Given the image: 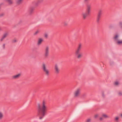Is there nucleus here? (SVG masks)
Returning a JSON list of instances; mask_svg holds the SVG:
<instances>
[{"mask_svg": "<svg viewBox=\"0 0 122 122\" xmlns=\"http://www.w3.org/2000/svg\"><path fill=\"white\" fill-rule=\"evenodd\" d=\"M37 114L40 119H42L47 114L48 107L46 102L43 100L40 103L37 104Z\"/></svg>", "mask_w": 122, "mask_h": 122, "instance_id": "obj_1", "label": "nucleus"}, {"mask_svg": "<svg viewBox=\"0 0 122 122\" xmlns=\"http://www.w3.org/2000/svg\"><path fill=\"white\" fill-rule=\"evenodd\" d=\"M83 48V45L81 43H79L75 50V54L76 58L78 59H80L83 57V54L81 51Z\"/></svg>", "mask_w": 122, "mask_h": 122, "instance_id": "obj_2", "label": "nucleus"}, {"mask_svg": "<svg viewBox=\"0 0 122 122\" xmlns=\"http://www.w3.org/2000/svg\"><path fill=\"white\" fill-rule=\"evenodd\" d=\"M87 9L86 11L82 13V17L83 20H86L87 17L88 16L90 13V9L91 7V5L90 4H87Z\"/></svg>", "mask_w": 122, "mask_h": 122, "instance_id": "obj_3", "label": "nucleus"}, {"mask_svg": "<svg viewBox=\"0 0 122 122\" xmlns=\"http://www.w3.org/2000/svg\"><path fill=\"white\" fill-rule=\"evenodd\" d=\"M42 68L43 71L46 76H48L50 74V71L47 67L45 63H43L42 65Z\"/></svg>", "mask_w": 122, "mask_h": 122, "instance_id": "obj_4", "label": "nucleus"}, {"mask_svg": "<svg viewBox=\"0 0 122 122\" xmlns=\"http://www.w3.org/2000/svg\"><path fill=\"white\" fill-rule=\"evenodd\" d=\"M50 48L48 46H46L44 49V57L45 58H48L49 55Z\"/></svg>", "mask_w": 122, "mask_h": 122, "instance_id": "obj_5", "label": "nucleus"}, {"mask_svg": "<svg viewBox=\"0 0 122 122\" xmlns=\"http://www.w3.org/2000/svg\"><path fill=\"white\" fill-rule=\"evenodd\" d=\"M102 12V11L101 10H99L98 12L96 19V21L97 23H99L100 22Z\"/></svg>", "mask_w": 122, "mask_h": 122, "instance_id": "obj_6", "label": "nucleus"}, {"mask_svg": "<svg viewBox=\"0 0 122 122\" xmlns=\"http://www.w3.org/2000/svg\"><path fill=\"white\" fill-rule=\"evenodd\" d=\"M54 70L55 73L56 74L59 73L60 71V70L59 66L57 64L55 65L54 66Z\"/></svg>", "mask_w": 122, "mask_h": 122, "instance_id": "obj_7", "label": "nucleus"}, {"mask_svg": "<svg viewBox=\"0 0 122 122\" xmlns=\"http://www.w3.org/2000/svg\"><path fill=\"white\" fill-rule=\"evenodd\" d=\"M21 74L20 73L13 76L12 77V78L13 79H16L19 78Z\"/></svg>", "mask_w": 122, "mask_h": 122, "instance_id": "obj_8", "label": "nucleus"}, {"mask_svg": "<svg viewBox=\"0 0 122 122\" xmlns=\"http://www.w3.org/2000/svg\"><path fill=\"white\" fill-rule=\"evenodd\" d=\"M80 90L79 89H77L75 92L74 93V96L75 97H78L80 93Z\"/></svg>", "mask_w": 122, "mask_h": 122, "instance_id": "obj_9", "label": "nucleus"}, {"mask_svg": "<svg viewBox=\"0 0 122 122\" xmlns=\"http://www.w3.org/2000/svg\"><path fill=\"white\" fill-rule=\"evenodd\" d=\"M34 8L33 7H31L29 8L28 9V12L30 14H31L33 12Z\"/></svg>", "mask_w": 122, "mask_h": 122, "instance_id": "obj_10", "label": "nucleus"}, {"mask_svg": "<svg viewBox=\"0 0 122 122\" xmlns=\"http://www.w3.org/2000/svg\"><path fill=\"white\" fill-rule=\"evenodd\" d=\"M119 36L118 34H116L113 37L115 41H118V38Z\"/></svg>", "mask_w": 122, "mask_h": 122, "instance_id": "obj_11", "label": "nucleus"}, {"mask_svg": "<svg viewBox=\"0 0 122 122\" xmlns=\"http://www.w3.org/2000/svg\"><path fill=\"white\" fill-rule=\"evenodd\" d=\"M43 40L41 39H39L38 41L37 44L38 45H40L42 41H43Z\"/></svg>", "mask_w": 122, "mask_h": 122, "instance_id": "obj_12", "label": "nucleus"}, {"mask_svg": "<svg viewBox=\"0 0 122 122\" xmlns=\"http://www.w3.org/2000/svg\"><path fill=\"white\" fill-rule=\"evenodd\" d=\"M6 1L9 4H11L13 3L12 0H6Z\"/></svg>", "mask_w": 122, "mask_h": 122, "instance_id": "obj_13", "label": "nucleus"}, {"mask_svg": "<svg viewBox=\"0 0 122 122\" xmlns=\"http://www.w3.org/2000/svg\"><path fill=\"white\" fill-rule=\"evenodd\" d=\"M3 113L0 112V120H1L3 117Z\"/></svg>", "mask_w": 122, "mask_h": 122, "instance_id": "obj_14", "label": "nucleus"}, {"mask_svg": "<svg viewBox=\"0 0 122 122\" xmlns=\"http://www.w3.org/2000/svg\"><path fill=\"white\" fill-rule=\"evenodd\" d=\"M22 0H17L16 2L17 4H20L22 1Z\"/></svg>", "mask_w": 122, "mask_h": 122, "instance_id": "obj_15", "label": "nucleus"}, {"mask_svg": "<svg viewBox=\"0 0 122 122\" xmlns=\"http://www.w3.org/2000/svg\"><path fill=\"white\" fill-rule=\"evenodd\" d=\"M117 43L119 45L122 44V41H117Z\"/></svg>", "mask_w": 122, "mask_h": 122, "instance_id": "obj_16", "label": "nucleus"}, {"mask_svg": "<svg viewBox=\"0 0 122 122\" xmlns=\"http://www.w3.org/2000/svg\"><path fill=\"white\" fill-rule=\"evenodd\" d=\"M102 116L105 118H107L109 117H108L107 115L105 114H103L102 115Z\"/></svg>", "mask_w": 122, "mask_h": 122, "instance_id": "obj_17", "label": "nucleus"}, {"mask_svg": "<svg viewBox=\"0 0 122 122\" xmlns=\"http://www.w3.org/2000/svg\"><path fill=\"white\" fill-rule=\"evenodd\" d=\"M118 94L119 96H122V92L121 91L119 92L118 93Z\"/></svg>", "mask_w": 122, "mask_h": 122, "instance_id": "obj_18", "label": "nucleus"}, {"mask_svg": "<svg viewBox=\"0 0 122 122\" xmlns=\"http://www.w3.org/2000/svg\"><path fill=\"white\" fill-rule=\"evenodd\" d=\"M7 35L8 34L7 33H5L4 35L3 36V37L4 38H5L7 36Z\"/></svg>", "mask_w": 122, "mask_h": 122, "instance_id": "obj_19", "label": "nucleus"}, {"mask_svg": "<svg viewBox=\"0 0 122 122\" xmlns=\"http://www.w3.org/2000/svg\"><path fill=\"white\" fill-rule=\"evenodd\" d=\"M63 24L64 26H66L68 25V23L67 22H65L63 23Z\"/></svg>", "mask_w": 122, "mask_h": 122, "instance_id": "obj_20", "label": "nucleus"}, {"mask_svg": "<svg viewBox=\"0 0 122 122\" xmlns=\"http://www.w3.org/2000/svg\"><path fill=\"white\" fill-rule=\"evenodd\" d=\"M91 119L90 118H89L86 120L85 122H91Z\"/></svg>", "mask_w": 122, "mask_h": 122, "instance_id": "obj_21", "label": "nucleus"}, {"mask_svg": "<svg viewBox=\"0 0 122 122\" xmlns=\"http://www.w3.org/2000/svg\"><path fill=\"white\" fill-rule=\"evenodd\" d=\"M39 32V31L38 30H37L36 31L35 33L34 34V35H36Z\"/></svg>", "mask_w": 122, "mask_h": 122, "instance_id": "obj_22", "label": "nucleus"}, {"mask_svg": "<svg viewBox=\"0 0 122 122\" xmlns=\"http://www.w3.org/2000/svg\"><path fill=\"white\" fill-rule=\"evenodd\" d=\"M45 37L46 38H47L48 36V35L47 34L45 33L44 35Z\"/></svg>", "mask_w": 122, "mask_h": 122, "instance_id": "obj_23", "label": "nucleus"}, {"mask_svg": "<svg viewBox=\"0 0 122 122\" xmlns=\"http://www.w3.org/2000/svg\"><path fill=\"white\" fill-rule=\"evenodd\" d=\"M119 24L121 26V27L122 28V22H119Z\"/></svg>", "mask_w": 122, "mask_h": 122, "instance_id": "obj_24", "label": "nucleus"}, {"mask_svg": "<svg viewBox=\"0 0 122 122\" xmlns=\"http://www.w3.org/2000/svg\"><path fill=\"white\" fill-rule=\"evenodd\" d=\"M119 84L118 82L117 81L115 83V84L116 85H118Z\"/></svg>", "mask_w": 122, "mask_h": 122, "instance_id": "obj_25", "label": "nucleus"}, {"mask_svg": "<svg viewBox=\"0 0 122 122\" xmlns=\"http://www.w3.org/2000/svg\"><path fill=\"white\" fill-rule=\"evenodd\" d=\"M4 13H2L0 14V17H2L4 15Z\"/></svg>", "mask_w": 122, "mask_h": 122, "instance_id": "obj_26", "label": "nucleus"}, {"mask_svg": "<svg viewBox=\"0 0 122 122\" xmlns=\"http://www.w3.org/2000/svg\"><path fill=\"white\" fill-rule=\"evenodd\" d=\"M98 116V114H96L95 116L94 117L95 118H97Z\"/></svg>", "mask_w": 122, "mask_h": 122, "instance_id": "obj_27", "label": "nucleus"}, {"mask_svg": "<svg viewBox=\"0 0 122 122\" xmlns=\"http://www.w3.org/2000/svg\"><path fill=\"white\" fill-rule=\"evenodd\" d=\"M118 117H117L115 118V120L116 121H117L118 120Z\"/></svg>", "mask_w": 122, "mask_h": 122, "instance_id": "obj_28", "label": "nucleus"}, {"mask_svg": "<svg viewBox=\"0 0 122 122\" xmlns=\"http://www.w3.org/2000/svg\"><path fill=\"white\" fill-rule=\"evenodd\" d=\"M16 41V39H14L12 41V42L13 43H15Z\"/></svg>", "mask_w": 122, "mask_h": 122, "instance_id": "obj_29", "label": "nucleus"}, {"mask_svg": "<svg viewBox=\"0 0 122 122\" xmlns=\"http://www.w3.org/2000/svg\"><path fill=\"white\" fill-rule=\"evenodd\" d=\"M4 38H5L3 37L2 36V37L0 39V41H2Z\"/></svg>", "mask_w": 122, "mask_h": 122, "instance_id": "obj_30", "label": "nucleus"}, {"mask_svg": "<svg viewBox=\"0 0 122 122\" xmlns=\"http://www.w3.org/2000/svg\"><path fill=\"white\" fill-rule=\"evenodd\" d=\"M89 0H84V1L85 2H88Z\"/></svg>", "mask_w": 122, "mask_h": 122, "instance_id": "obj_31", "label": "nucleus"}, {"mask_svg": "<svg viewBox=\"0 0 122 122\" xmlns=\"http://www.w3.org/2000/svg\"><path fill=\"white\" fill-rule=\"evenodd\" d=\"M5 44H3V48L4 49H5Z\"/></svg>", "mask_w": 122, "mask_h": 122, "instance_id": "obj_32", "label": "nucleus"}, {"mask_svg": "<svg viewBox=\"0 0 122 122\" xmlns=\"http://www.w3.org/2000/svg\"><path fill=\"white\" fill-rule=\"evenodd\" d=\"M102 97H105V95L104 94V92H102Z\"/></svg>", "mask_w": 122, "mask_h": 122, "instance_id": "obj_33", "label": "nucleus"}, {"mask_svg": "<svg viewBox=\"0 0 122 122\" xmlns=\"http://www.w3.org/2000/svg\"><path fill=\"white\" fill-rule=\"evenodd\" d=\"M102 117H101L100 118V120H102Z\"/></svg>", "mask_w": 122, "mask_h": 122, "instance_id": "obj_34", "label": "nucleus"}, {"mask_svg": "<svg viewBox=\"0 0 122 122\" xmlns=\"http://www.w3.org/2000/svg\"><path fill=\"white\" fill-rule=\"evenodd\" d=\"M120 116H121V117L122 118V114H120Z\"/></svg>", "mask_w": 122, "mask_h": 122, "instance_id": "obj_35", "label": "nucleus"}, {"mask_svg": "<svg viewBox=\"0 0 122 122\" xmlns=\"http://www.w3.org/2000/svg\"><path fill=\"white\" fill-rule=\"evenodd\" d=\"M39 1H38V2H37V3H38H38H39Z\"/></svg>", "mask_w": 122, "mask_h": 122, "instance_id": "obj_36", "label": "nucleus"}, {"mask_svg": "<svg viewBox=\"0 0 122 122\" xmlns=\"http://www.w3.org/2000/svg\"><path fill=\"white\" fill-rule=\"evenodd\" d=\"M1 30L0 28V30Z\"/></svg>", "mask_w": 122, "mask_h": 122, "instance_id": "obj_37", "label": "nucleus"}]
</instances>
